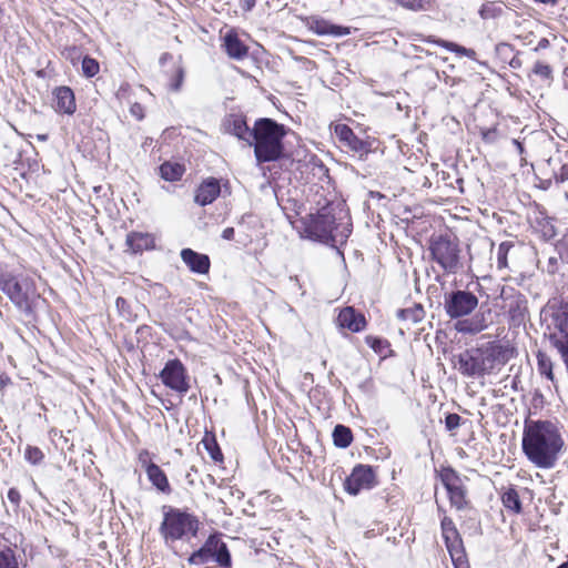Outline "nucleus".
I'll return each instance as SVG.
<instances>
[{
  "label": "nucleus",
  "mask_w": 568,
  "mask_h": 568,
  "mask_svg": "<svg viewBox=\"0 0 568 568\" xmlns=\"http://www.w3.org/2000/svg\"><path fill=\"white\" fill-rule=\"evenodd\" d=\"M521 449L537 468H554L565 449L559 423L551 419H525Z\"/></svg>",
  "instance_id": "1"
},
{
  "label": "nucleus",
  "mask_w": 568,
  "mask_h": 568,
  "mask_svg": "<svg viewBox=\"0 0 568 568\" xmlns=\"http://www.w3.org/2000/svg\"><path fill=\"white\" fill-rule=\"evenodd\" d=\"M162 514L159 532L166 547L175 549L178 542H190L197 537L202 523L194 513L165 505Z\"/></svg>",
  "instance_id": "2"
},
{
  "label": "nucleus",
  "mask_w": 568,
  "mask_h": 568,
  "mask_svg": "<svg viewBox=\"0 0 568 568\" xmlns=\"http://www.w3.org/2000/svg\"><path fill=\"white\" fill-rule=\"evenodd\" d=\"M285 135L283 125L271 119H261L255 123L251 139L258 162L277 160L283 152L282 139Z\"/></svg>",
  "instance_id": "3"
},
{
  "label": "nucleus",
  "mask_w": 568,
  "mask_h": 568,
  "mask_svg": "<svg viewBox=\"0 0 568 568\" xmlns=\"http://www.w3.org/2000/svg\"><path fill=\"white\" fill-rule=\"evenodd\" d=\"M336 207L326 205L315 215L310 216L306 224V232L310 237L324 243H343L349 235V225L337 223L341 217L336 216Z\"/></svg>",
  "instance_id": "4"
},
{
  "label": "nucleus",
  "mask_w": 568,
  "mask_h": 568,
  "mask_svg": "<svg viewBox=\"0 0 568 568\" xmlns=\"http://www.w3.org/2000/svg\"><path fill=\"white\" fill-rule=\"evenodd\" d=\"M435 477L445 488L449 505L457 511H464L471 508L468 488L465 484L466 477H463L453 466L440 465L435 468Z\"/></svg>",
  "instance_id": "5"
},
{
  "label": "nucleus",
  "mask_w": 568,
  "mask_h": 568,
  "mask_svg": "<svg viewBox=\"0 0 568 568\" xmlns=\"http://www.w3.org/2000/svg\"><path fill=\"white\" fill-rule=\"evenodd\" d=\"M438 514L440 516L442 538L454 568H470L464 540L454 519L448 516L446 509L440 506H438Z\"/></svg>",
  "instance_id": "6"
},
{
  "label": "nucleus",
  "mask_w": 568,
  "mask_h": 568,
  "mask_svg": "<svg viewBox=\"0 0 568 568\" xmlns=\"http://www.w3.org/2000/svg\"><path fill=\"white\" fill-rule=\"evenodd\" d=\"M214 559L222 568H232V557L221 532L210 534L204 544L187 557V564L200 566Z\"/></svg>",
  "instance_id": "7"
},
{
  "label": "nucleus",
  "mask_w": 568,
  "mask_h": 568,
  "mask_svg": "<svg viewBox=\"0 0 568 568\" xmlns=\"http://www.w3.org/2000/svg\"><path fill=\"white\" fill-rule=\"evenodd\" d=\"M429 251L433 260L446 272L456 273L460 267V250L455 239L435 236L430 241Z\"/></svg>",
  "instance_id": "8"
},
{
  "label": "nucleus",
  "mask_w": 568,
  "mask_h": 568,
  "mask_svg": "<svg viewBox=\"0 0 568 568\" xmlns=\"http://www.w3.org/2000/svg\"><path fill=\"white\" fill-rule=\"evenodd\" d=\"M0 290L20 310H28L30 307L31 297L36 295L31 278L27 276H14L9 273L0 276Z\"/></svg>",
  "instance_id": "9"
},
{
  "label": "nucleus",
  "mask_w": 568,
  "mask_h": 568,
  "mask_svg": "<svg viewBox=\"0 0 568 568\" xmlns=\"http://www.w3.org/2000/svg\"><path fill=\"white\" fill-rule=\"evenodd\" d=\"M377 485L375 469L371 465L357 464L343 483L344 490L352 496L358 495L362 490L372 489Z\"/></svg>",
  "instance_id": "10"
},
{
  "label": "nucleus",
  "mask_w": 568,
  "mask_h": 568,
  "mask_svg": "<svg viewBox=\"0 0 568 568\" xmlns=\"http://www.w3.org/2000/svg\"><path fill=\"white\" fill-rule=\"evenodd\" d=\"M481 374L491 373L504 366L513 355L511 348L490 343L481 348H476Z\"/></svg>",
  "instance_id": "11"
},
{
  "label": "nucleus",
  "mask_w": 568,
  "mask_h": 568,
  "mask_svg": "<svg viewBox=\"0 0 568 568\" xmlns=\"http://www.w3.org/2000/svg\"><path fill=\"white\" fill-rule=\"evenodd\" d=\"M478 305V298L470 292L456 291L445 300L446 313L452 318L470 314Z\"/></svg>",
  "instance_id": "12"
},
{
  "label": "nucleus",
  "mask_w": 568,
  "mask_h": 568,
  "mask_svg": "<svg viewBox=\"0 0 568 568\" xmlns=\"http://www.w3.org/2000/svg\"><path fill=\"white\" fill-rule=\"evenodd\" d=\"M336 138L359 158L367 155L371 152V143L356 136L352 129L346 124H336L334 126Z\"/></svg>",
  "instance_id": "13"
},
{
  "label": "nucleus",
  "mask_w": 568,
  "mask_h": 568,
  "mask_svg": "<svg viewBox=\"0 0 568 568\" xmlns=\"http://www.w3.org/2000/svg\"><path fill=\"white\" fill-rule=\"evenodd\" d=\"M162 382L172 390H186L185 369L179 359L169 361L161 372Z\"/></svg>",
  "instance_id": "14"
},
{
  "label": "nucleus",
  "mask_w": 568,
  "mask_h": 568,
  "mask_svg": "<svg viewBox=\"0 0 568 568\" xmlns=\"http://www.w3.org/2000/svg\"><path fill=\"white\" fill-rule=\"evenodd\" d=\"M503 507L510 516H519L524 513V505L516 485L508 484L498 489Z\"/></svg>",
  "instance_id": "15"
},
{
  "label": "nucleus",
  "mask_w": 568,
  "mask_h": 568,
  "mask_svg": "<svg viewBox=\"0 0 568 568\" xmlns=\"http://www.w3.org/2000/svg\"><path fill=\"white\" fill-rule=\"evenodd\" d=\"M53 108L60 114L71 115L75 112L74 93L69 87H58L53 90Z\"/></svg>",
  "instance_id": "16"
},
{
  "label": "nucleus",
  "mask_w": 568,
  "mask_h": 568,
  "mask_svg": "<svg viewBox=\"0 0 568 568\" xmlns=\"http://www.w3.org/2000/svg\"><path fill=\"white\" fill-rule=\"evenodd\" d=\"M220 182L214 178L204 180L196 189L194 201L201 206H205L215 201L220 195Z\"/></svg>",
  "instance_id": "17"
},
{
  "label": "nucleus",
  "mask_w": 568,
  "mask_h": 568,
  "mask_svg": "<svg viewBox=\"0 0 568 568\" xmlns=\"http://www.w3.org/2000/svg\"><path fill=\"white\" fill-rule=\"evenodd\" d=\"M181 258L194 273L206 274L210 270L209 256L200 254L191 248H183L181 251Z\"/></svg>",
  "instance_id": "18"
},
{
  "label": "nucleus",
  "mask_w": 568,
  "mask_h": 568,
  "mask_svg": "<svg viewBox=\"0 0 568 568\" xmlns=\"http://www.w3.org/2000/svg\"><path fill=\"white\" fill-rule=\"evenodd\" d=\"M337 324L352 332H359L365 327L366 321L365 317L362 314L356 313L353 307H345L337 316Z\"/></svg>",
  "instance_id": "19"
},
{
  "label": "nucleus",
  "mask_w": 568,
  "mask_h": 568,
  "mask_svg": "<svg viewBox=\"0 0 568 568\" xmlns=\"http://www.w3.org/2000/svg\"><path fill=\"white\" fill-rule=\"evenodd\" d=\"M455 366L466 375H480L481 369L479 365L478 355L476 349L466 351L459 354Z\"/></svg>",
  "instance_id": "20"
},
{
  "label": "nucleus",
  "mask_w": 568,
  "mask_h": 568,
  "mask_svg": "<svg viewBox=\"0 0 568 568\" xmlns=\"http://www.w3.org/2000/svg\"><path fill=\"white\" fill-rule=\"evenodd\" d=\"M145 474L152 486L155 487L160 493L164 495H170L172 493L169 478L159 465H150Z\"/></svg>",
  "instance_id": "21"
},
{
  "label": "nucleus",
  "mask_w": 568,
  "mask_h": 568,
  "mask_svg": "<svg viewBox=\"0 0 568 568\" xmlns=\"http://www.w3.org/2000/svg\"><path fill=\"white\" fill-rule=\"evenodd\" d=\"M223 47L230 58L241 60L248 53V48L240 40L239 36L230 31L224 37Z\"/></svg>",
  "instance_id": "22"
},
{
  "label": "nucleus",
  "mask_w": 568,
  "mask_h": 568,
  "mask_svg": "<svg viewBox=\"0 0 568 568\" xmlns=\"http://www.w3.org/2000/svg\"><path fill=\"white\" fill-rule=\"evenodd\" d=\"M308 29L318 36H326V34L345 36V34L349 33L347 28L334 26L324 19H317V18H312L308 21Z\"/></svg>",
  "instance_id": "23"
},
{
  "label": "nucleus",
  "mask_w": 568,
  "mask_h": 568,
  "mask_svg": "<svg viewBox=\"0 0 568 568\" xmlns=\"http://www.w3.org/2000/svg\"><path fill=\"white\" fill-rule=\"evenodd\" d=\"M126 245L133 252H142L154 247V237L150 233L131 232L126 236Z\"/></svg>",
  "instance_id": "24"
},
{
  "label": "nucleus",
  "mask_w": 568,
  "mask_h": 568,
  "mask_svg": "<svg viewBox=\"0 0 568 568\" xmlns=\"http://www.w3.org/2000/svg\"><path fill=\"white\" fill-rule=\"evenodd\" d=\"M226 130L239 139L247 141L250 144H252L251 139L253 135V130L251 131L248 129L246 121L242 116H229L226 120Z\"/></svg>",
  "instance_id": "25"
},
{
  "label": "nucleus",
  "mask_w": 568,
  "mask_h": 568,
  "mask_svg": "<svg viewBox=\"0 0 568 568\" xmlns=\"http://www.w3.org/2000/svg\"><path fill=\"white\" fill-rule=\"evenodd\" d=\"M153 398H146L149 405L158 407V404L164 409L171 410L182 404V393H151Z\"/></svg>",
  "instance_id": "26"
},
{
  "label": "nucleus",
  "mask_w": 568,
  "mask_h": 568,
  "mask_svg": "<svg viewBox=\"0 0 568 568\" xmlns=\"http://www.w3.org/2000/svg\"><path fill=\"white\" fill-rule=\"evenodd\" d=\"M201 444L205 448V450L209 453L211 459L216 465H223L224 464V455L221 450V447L217 443L216 436L213 432H205L204 436L201 440Z\"/></svg>",
  "instance_id": "27"
},
{
  "label": "nucleus",
  "mask_w": 568,
  "mask_h": 568,
  "mask_svg": "<svg viewBox=\"0 0 568 568\" xmlns=\"http://www.w3.org/2000/svg\"><path fill=\"white\" fill-rule=\"evenodd\" d=\"M333 442L336 447H348L353 442V433L351 428L344 425H336L333 430Z\"/></svg>",
  "instance_id": "28"
},
{
  "label": "nucleus",
  "mask_w": 568,
  "mask_h": 568,
  "mask_svg": "<svg viewBox=\"0 0 568 568\" xmlns=\"http://www.w3.org/2000/svg\"><path fill=\"white\" fill-rule=\"evenodd\" d=\"M184 173V166L179 163L164 162L160 166V174L166 181H178Z\"/></svg>",
  "instance_id": "29"
},
{
  "label": "nucleus",
  "mask_w": 568,
  "mask_h": 568,
  "mask_svg": "<svg viewBox=\"0 0 568 568\" xmlns=\"http://www.w3.org/2000/svg\"><path fill=\"white\" fill-rule=\"evenodd\" d=\"M548 164L551 166L556 182L568 181V162L562 161L560 156H554L548 160Z\"/></svg>",
  "instance_id": "30"
},
{
  "label": "nucleus",
  "mask_w": 568,
  "mask_h": 568,
  "mask_svg": "<svg viewBox=\"0 0 568 568\" xmlns=\"http://www.w3.org/2000/svg\"><path fill=\"white\" fill-rule=\"evenodd\" d=\"M0 568H20L18 554L10 546L0 547Z\"/></svg>",
  "instance_id": "31"
},
{
  "label": "nucleus",
  "mask_w": 568,
  "mask_h": 568,
  "mask_svg": "<svg viewBox=\"0 0 568 568\" xmlns=\"http://www.w3.org/2000/svg\"><path fill=\"white\" fill-rule=\"evenodd\" d=\"M365 341L374 349V352L382 357H386L392 352L388 341L384 338L368 335L366 336Z\"/></svg>",
  "instance_id": "32"
},
{
  "label": "nucleus",
  "mask_w": 568,
  "mask_h": 568,
  "mask_svg": "<svg viewBox=\"0 0 568 568\" xmlns=\"http://www.w3.org/2000/svg\"><path fill=\"white\" fill-rule=\"evenodd\" d=\"M44 458H45L44 453L38 446H32V445H27L26 446V448H24V459L29 464H31L33 466L41 465L43 463Z\"/></svg>",
  "instance_id": "33"
},
{
  "label": "nucleus",
  "mask_w": 568,
  "mask_h": 568,
  "mask_svg": "<svg viewBox=\"0 0 568 568\" xmlns=\"http://www.w3.org/2000/svg\"><path fill=\"white\" fill-rule=\"evenodd\" d=\"M81 64H82L83 75H85L87 78H92V77L97 75L100 71V64L93 58L84 57L82 59Z\"/></svg>",
  "instance_id": "34"
},
{
  "label": "nucleus",
  "mask_w": 568,
  "mask_h": 568,
  "mask_svg": "<svg viewBox=\"0 0 568 568\" xmlns=\"http://www.w3.org/2000/svg\"><path fill=\"white\" fill-rule=\"evenodd\" d=\"M513 246L509 242H503L499 244L497 250V265L498 268H505L507 266V254Z\"/></svg>",
  "instance_id": "35"
},
{
  "label": "nucleus",
  "mask_w": 568,
  "mask_h": 568,
  "mask_svg": "<svg viewBox=\"0 0 568 568\" xmlns=\"http://www.w3.org/2000/svg\"><path fill=\"white\" fill-rule=\"evenodd\" d=\"M440 45L449 51L456 52L462 55H466L469 58H473L475 55V52L471 49H467V48L458 45L454 42L440 41Z\"/></svg>",
  "instance_id": "36"
},
{
  "label": "nucleus",
  "mask_w": 568,
  "mask_h": 568,
  "mask_svg": "<svg viewBox=\"0 0 568 568\" xmlns=\"http://www.w3.org/2000/svg\"><path fill=\"white\" fill-rule=\"evenodd\" d=\"M422 308L420 307H416V308H405V310H399L397 312V316L402 320H412L413 322H417L422 318Z\"/></svg>",
  "instance_id": "37"
},
{
  "label": "nucleus",
  "mask_w": 568,
  "mask_h": 568,
  "mask_svg": "<svg viewBox=\"0 0 568 568\" xmlns=\"http://www.w3.org/2000/svg\"><path fill=\"white\" fill-rule=\"evenodd\" d=\"M538 365L541 374H545L547 377L552 378L551 362L546 355L541 353L538 354Z\"/></svg>",
  "instance_id": "38"
},
{
  "label": "nucleus",
  "mask_w": 568,
  "mask_h": 568,
  "mask_svg": "<svg viewBox=\"0 0 568 568\" xmlns=\"http://www.w3.org/2000/svg\"><path fill=\"white\" fill-rule=\"evenodd\" d=\"M138 460L139 463L141 464L142 468L144 469V471H146L148 467L150 465H156L153 460H152V455L151 453L148 450V449H141L138 454Z\"/></svg>",
  "instance_id": "39"
},
{
  "label": "nucleus",
  "mask_w": 568,
  "mask_h": 568,
  "mask_svg": "<svg viewBox=\"0 0 568 568\" xmlns=\"http://www.w3.org/2000/svg\"><path fill=\"white\" fill-rule=\"evenodd\" d=\"M456 328L458 332H462V333H478L484 328V326H481V325L473 326V324L469 323L468 321H463V322L457 323Z\"/></svg>",
  "instance_id": "40"
},
{
  "label": "nucleus",
  "mask_w": 568,
  "mask_h": 568,
  "mask_svg": "<svg viewBox=\"0 0 568 568\" xmlns=\"http://www.w3.org/2000/svg\"><path fill=\"white\" fill-rule=\"evenodd\" d=\"M534 73L544 79H549L551 75V68L548 64L538 61L534 65Z\"/></svg>",
  "instance_id": "41"
},
{
  "label": "nucleus",
  "mask_w": 568,
  "mask_h": 568,
  "mask_svg": "<svg viewBox=\"0 0 568 568\" xmlns=\"http://www.w3.org/2000/svg\"><path fill=\"white\" fill-rule=\"evenodd\" d=\"M7 497L9 501L14 506V508H20L22 503V495L20 490L16 487H12L8 490Z\"/></svg>",
  "instance_id": "42"
},
{
  "label": "nucleus",
  "mask_w": 568,
  "mask_h": 568,
  "mask_svg": "<svg viewBox=\"0 0 568 568\" xmlns=\"http://www.w3.org/2000/svg\"><path fill=\"white\" fill-rule=\"evenodd\" d=\"M460 420H462V418L458 414H455V413L448 414L445 417V426L448 430H454L457 427H459Z\"/></svg>",
  "instance_id": "43"
},
{
  "label": "nucleus",
  "mask_w": 568,
  "mask_h": 568,
  "mask_svg": "<svg viewBox=\"0 0 568 568\" xmlns=\"http://www.w3.org/2000/svg\"><path fill=\"white\" fill-rule=\"evenodd\" d=\"M63 54L67 59H69L73 65L77 64V62L81 58V53L77 47H69L63 51Z\"/></svg>",
  "instance_id": "44"
},
{
  "label": "nucleus",
  "mask_w": 568,
  "mask_h": 568,
  "mask_svg": "<svg viewBox=\"0 0 568 568\" xmlns=\"http://www.w3.org/2000/svg\"><path fill=\"white\" fill-rule=\"evenodd\" d=\"M131 113L136 116L139 120L143 119V113H142V106L141 104L139 103H135L131 106Z\"/></svg>",
  "instance_id": "45"
},
{
  "label": "nucleus",
  "mask_w": 568,
  "mask_h": 568,
  "mask_svg": "<svg viewBox=\"0 0 568 568\" xmlns=\"http://www.w3.org/2000/svg\"><path fill=\"white\" fill-rule=\"evenodd\" d=\"M222 237L224 240H233L234 237V229L233 227H226L223 232H222Z\"/></svg>",
  "instance_id": "46"
},
{
  "label": "nucleus",
  "mask_w": 568,
  "mask_h": 568,
  "mask_svg": "<svg viewBox=\"0 0 568 568\" xmlns=\"http://www.w3.org/2000/svg\"><path fill=\"white\" fill-rule=\"evenodd\" d=\"M182 80H183V72L182 70H179L178 72V79L175 80V82L172 84V89L174 91H178L181 87V83H182Z\"/></svg>",
  "instance_id": "47"
},
{
  "label": "nucleus",
  "mask_w": 568,
  "mask_h": 568,
  "mask_svg": "<svg viewBox=\"0 0 568 568\" xmlns=\"http://www.w3.org/2000/svg\"><path fill=\"white\" fill-rule=\"evenodd\" d=\"M9 377L6 374L0 373V388L7 387L9 385Z\"/></svg>",
  "instance_id": "48"
},
{
  "label": "nucleus",
  "mask_w": 568,
  "mask_h": 568,
  "mask_svg": "<svg viewBox=\"0 0 568 568\" xmlns=\"http://www.w3.org/2000/svg\"><path fill=\"white\" fill-rule=\"evenodd\" d=\"M243 2L245 3L247 10H251L255 4V0H243Z\"/></svg>",
  "instance_id": "49"
},
{
  "label": "nucleus",
  "mask_w": 568,
  "mask_h": 568,
  "mask_svg": "<svg viewBox=\"0 0 568 568\" xmlns=\"http://www.w3.org/2000/svg\"><path fill=\"white\" fill-rule=\"evenodd\" d=\"M125 301L122 297L116 298V305L120 306V303H124Z\"/></svg>",
  "instance_id": "50"
},
{
  "label": "nucleus",
  "mask_w": 568,
  "mask_h": 568,
  "mask_svg": "<svg viewBox=\"0 0 568 568\" xmlns=\"http://www.w3.org/2000/svg\"><path fill=\"white\" fill-rule=\"evenodd\" d=\"M38 139L41 140V141H45L47 140V135L45 134L38 135Z\"/></svg>",
  "instance_id": "51"
},
{
  "label": "nucleus",
  "mask_w": 568,
  "mask_h": 568,
  "mask_svg": "<svg viewBox=\"0 0 568 568\" xmlns=\"http://www.w3.org/2000/svg\"><path fill=\"white\" fill-rule=\"evenodd\" d=\"M515 143L517 144V146L519 148V150H521V144L517 141H515Z\"/></svg>",
  "instance_id": "52"
},
{
  "label": "nucleus",
  "mask_w": 568,
  "mask_h": 568,
  "mask_svg": "<svg viewBox=\"0 0 568 568\" xmlns=\"http://www.w3.org/2000/svg\"><path fill=\"white\" fill-rule=\"evenodd\" d=\"M565 195H566V197L568 199V189H567V190H565Z\"/></svg>",
  "instance_id": "53"
}]
</instances>
